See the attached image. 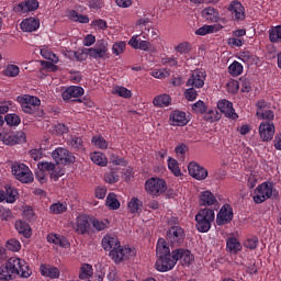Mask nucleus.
<instances>
[{"label":"nucleus","mask_w":281,"mask_h":281,"mask_svg":"<svg viewBox=\"0 0 281 281\" xmlns=\"http://www.w3.org/2000/svg\"><path fill=\"white\" fill-rule=\"evenodd\" d=\"M30 278L32 270L25 260L16 257H11L0 267V280H12V278Z\"/></svg>","instance_id":"f257e3e1"},{"label":"nucleus","mask_w":281,"mask_h":281,"mask_svg":"<svg viewBox=\"0 0 281 281\" xmlns=\"http://www.w3.org/2000/svg\"><path fill=\"white\" fill-rule=\"evenodd\" d=\"M102 247L105 251H110V257L115 262H124V260H131L135 256V249L130 247L120 246L117 237L105 235L102 239Z\"/></svg>","instance_id":"f03ea898"},{"label":"nucleus","mask_w":281,"mask_h":281,"mask_svg":"<svg viewBox=\"0 0 281 281\" xmlns=\"http://www.w3.org/2000/svg\"><path fill=\"white\" fill-rule=\"evenodd\" d=\"M157 260L155 268L160 273H166V271H172L177 266V257H175V250L170 254V247L164 238H159L156 246Z\"/></svg>","instance_id":"7ed1b4c3"},{"label":"nucleus","mask_w":281,"mask_h":281,"mask_svg":"<svg viewBox=\"0 0 281 281\" xmlns=\"http://www.w3.org/2000/svg\"><path fill=\"white\" fill-rule=\"evenodd\" d=\"M215 214L214 209H202L195 215V227L198 232L207 234L209 229H212V223H214Z\"/></svg>","instance_id":"20e7f679"},{"label":"nucleus","mask_w":281,"mask_h":281,"mask_svg":"<svg viewBox=\"0 0 281 281\" xmlns=\"http://www.w3.org/2000/svg\"><path fill=\"white\" fill-rule=\"evenodd\" d=\"M168 190V182L164 178L151 177L145 181V192L150 196H161Z\"/></svg>","instance_id":"39448f33"},{"label":"nucleus","mask_w":281,"mask_h":281,"mask_svg":"<svg viewBox=\"0 0 281 281\" xmlns=\"http://www.w3.org/2000/svg\"><path fill=\"white\" fill-rule=\"evenodd\" d=\"M12 173L18 181H21V183L34 182V173H32V170H30V167H27L25 164L15 162L12 166Z\"/></svg>","instance_id":"423d86ee"},{"label":"nucleus","mask_w":281,"mask_h":281,"mask_svg":"<svg viewBox=\"0 0 281 281\" xmlns=\"http://www.w3.org/2000/svg\"><path fill=\"white\" fill-rule=\"evenodd\" d=\"M52 158L57 166H71V164L76 161V156H74V154H71V151L65 147H57L55 150H53Z\"/></svg>","instance_id":"0eeeda50"},{"label":"nucleus","mask_w":281,"mask_h":281,"mask_svg":"<svg viewBox=\"0 0 281 281\" xmlns=\"http://www.w3.org/2000/svg\"><path fill=\"white\" fill-rule=\"evenodd\" d=\"M186 240V231L181 226L173 225L167 231V241L171 247H181Z\"/></svg>","instance_id":"6e6552de"},{"label":"nucleus","mask_w":281,"mask_h":281,"mask_svg":"<svg viewBox=\"0 0 281 281\" xmlns=\"http://www.w3.org/2000/svg\"><path fill=\"white\" fill-rule=\"evenodd\" d=\"M27 137L23 131L19 132H0V142L5 146H16V144H25Z\"/></svg>","instance_id":"1a4fd4ad"},{"label":"nucleus","mask_w":281,"mask_h":281,"mask_svg":"<svg viewBox=\"0 0 281 281\" xmlns=\"http://www.w3.org/2000/svg\"><path fill=\"white\" fill-rule=\"evenodd\" d=\"M20 103L23 113L27 115H36L38 109H41V99L37 97L24 95L21 98Z\"/></svg>","instance_id":"9d476101"},{"label":"nucleus","mask_w":281,"mask_h":281,"mask_svg":"<svg viewBox=\"0 0 281 281\" xmlns=\"http://www.w3.org/2000/svg\"><path fill=\"white\" fill-rule=\"evenodd\" d=\"M272 194H273V187L267 182H263L257 187L252 199L255 203L260 204V203H265L267 199H271Z\"/></svg>","instance_id":"9b49d317"},{"label":"nucleus","mask_w":281,"mask_h":281,"mask_svg":"<svg viewBox=\"0 0 281 281\" xmlns=\"http://www.w3.org/2000/svg\"><path fill=\"white\" fill-rule=\"evenodd\" d=\"M86 52H88V56H90V58L100 60L101 58H106L109 44L104 42V40H101L97 43L95 47L87 48Z\"/></svg>","instance_id":"f8f14e48"},{"label":"nucleus","mask_w":281,"mask_h":281,"mask_svg":"<svg viewBox=\"0 0 281 281\" xmlns=\"http://www.w3.org/2000/svg\"><path fill=\"white\" fill-rule=\"evenodd\" d=\"M228 12H231L233 16V21L240 23V21H245L247 19V14H245V7L238 0H234L228 4Z\"/></svg>","instance_id":"ddd939ff"},{"label":"nucleus","mask_w":281,"mask_h":281,"mask_svg":"<svg viewBox=\"0 0 281 281\" xmlns=\"http://www.w3.org/2000/svg\"><path fill=\"white\" fill-rule=\"evenodd\" d=\"M276 135V125L273 122H261L259 125V137L263 142H271Z\"/></svg>","instance_id":"4468645a"},{"label":"nucleus","mask_w":281,"mask_h":281,"mask_svg":"<svg viewBox=\"0 0 281 281\" xmlns=\"http://www.w3.org/2000/svg\"><path fill=\"white\" fill-rule=\"evenodd\" d=\"M217 109L227 117L228 120H237L238 114L234 109V103L229 102L227 99H222L217 102Z\"/></svg>","instance_id":"2eb2a0df"},{"label":"nucleus","mask_w":281,"mask_h":281,"mask_svg":"<svg viewBox=\"0 0 281 281\" xmlns=\"http://www.w3.org/2000/svg\"><path fill=\"white\" fill-rule=\"evenodd\" d=\"M75 232L81 236L91 234V218L87 215H79L76 220Z\"/></svg>","instance_id":"dca6fc26"},{"label":"nucleus","mask_w":281,"mask_h":281,"mask_svg":"<svg viewBox=\"0 0 281 281\" xmlns=\"http://www.w3.org/2000/svg\"><path fill=\"white\" fill-rule=\"evenodd\" d=\"M234 218V209L229 204H224L217 213L216 223L217 225H227L232 223Z\"/></svg>","instance_id":"f3484780"},{"label":"nucleus","mask_w":281,"mask_h":281,"mask_svg":"<svg viewBox=\"0 0 281 281\" xmlns=\"http://www.w3.org/2000/svg\"><path fill=\"white\" fill-rule=\"evenodd\" d=\"M188 170L190 177H193V179H196V181L207 179V169L201 167V165L196 164L195 161L189 164Z\"/></svg>","instance_id":"a211bd4d"},{"label":"nucleus","mask_w":281,"mask_h":281,"mask_svg":"<svg viewBox=\"0 0 281 281\" xmlns=\"http://www.w3.org/2000/svg\"><path fill=\"white\" fill-rule=\"evenodd\" d=\"M19 199V191L14 187L5 186L4 189L0 190V203H15Z\"/></svg>","instance_id":"6ab92c4d"},{"label":"nucleus","mask_w":281,"mask_h":281,"mask_svg":"<svg viewBox=\"0 0 281 281\" xmlns=\"http://www.w3.org/2000/svg\"><path fill=\"white\" fill-rule=\"evenodd\" d=\"M176 261L181 260L182 265L188 267L194 262V255H192V251L186 249V248H177L173 250Z\"/></svg>","instance_id":"aec40b11"},{"label":"nucleus","mask_w":281,"mask_h":281,"mask_svg":"<svg viewBox=\"0 0 281 281\" xmlns=\"http://www.w3.org/2000/svg\"><path fill=\"white\" fill-rule=\"evenodd\" d=\"M38 5L40 3L37 0H25L14 7V12L27 14V12H35V10H38Z\"/></svg>","instance_id":"412c9836"},{"label":"nucleus","mask_w":281,"mask_h":281,"mask_svg":"<svg viewBox=\"0 0 281 281\" xmlns=\"http://www.w3.org/2000/svg\"><path fill=\"white\" fill-rule=\"evenodd\" d=\"M205 85V72L196 71L193 72L192 76L187 81V87H191L193 89H202Z\"/></svg>","instance_id":"4be33fe9"},{"label":"nucleus","mask_w":281,"mask_h":281,"mask_svg":"<svg viewBox=\"0 0 281 281\" xmlns=\"http://www.w3.org/2000/svg\"><path fill=\"white\" fill-rule=\"evenodd\" d=\"M171 126H186L188 125V116L181 110H173L169 116Z\"/></svg>","instance_id":"5701e85b"},{"label":"nucleus","mask_w":281,"mask_h":281,"mask_svg":"<svg viewBox=\"0 0 281 281\" xmlns=\"http://www.w3.org/2000/svg\"><path fill=\"white\" fill-rule=\"evenodd\" d=\"M85 95V89L80 86H70L68 89H66L61 98L65 100V102L71 100V98H82Z\"/></svg>","instance_id":"b1692460"},{"label":"nucleus","mask_w":281,"mask_h":281,"mask_svg":"<svg viewBox=\"0 0 281 281\" xmlns=\"http://www.w3.org/2000/svg\"><path fill=\"white\" fill-rule=\"evenodd\" d=\"M20 27L22 32H36L41 27V21L36 18H26L21 22Z\"/></svg>","instance_id":"393cba45"},{"label":"nucleus","mask_w":281,"mask_h":281,"mask_svg":"<svg viewBox=\"0 0 281 281\" xmlns=\"http://www.w3.org/2000/svg\"><path fill=\"white\" fill-rule=\"evenodd\" d=\"M226 250L228 254L236 256L239 251H243V244L236 237H229L226 240Z\"/></svg>","instance_id":"a878e982"},{"label":"nucleus","mask_w":281,"mask_h":281,"mask_svg":"<svg viewBox=\"0 0 281 281\" xmlns=\"http://www.w3.org/2000/svg\"><path fill=\"white\" fill-rule=\"evenodd\" d=\"M41 273L50 280H58L60 278V270L54 266H41Z\"/></svg>","instance_id":"bb28decb"},{"label":"nucleus","mask_w":281,"mask_h":281,"mask_svg":"<svg viewBox=\"0 0 281 281\" xmlns=\"http://www.w3.org/2000/svg\"><path fill=\"white\" fill-rule=\"evenodd\" d=\"M15 229L24 238H31L32 237V227H30V224L25 221L18 220L15 222Z\"/></svg>","instance_id":"cd10ccee"},{"label":"nucleus","mask_w":281,"mask_h":281,"mask_svg":"<svg viewBox=\"0 0 281 281\" xmlns=\"http://www.w3.org/2000/svg\"><path fill=\"white\" fill-rule=\"evenodd\" d=\"M46 239H47V243H52L53 245H57L58 247L67 248L70 246L69 239L58 234H48Z\"/></svg>","instance_id":"c85d7f7f"},{"label":"nucleus","mask_w":281,"mask_h":281,"mask_svg":"<svg viewBox=\"0 0 281 281\" xmlns=\"http://www.w3.org/2000/svg\"><path fill=\"white\" fill-rule=\"evenodd\" d=\"M202 16L205 21H209V23H218L221 19L218 11L212 7L205 8L202 11Z\"/></svg>","instance_id":"c756f323"},{"label":"nucleus","mask_w":281,"mask_h":281,"mask_svg":"<svg viewBox=\"0 0 281 281\" xmlns=\"http://www.w3.org/2000/svg\"><path fill=\"white\" fill-rule=\"evenodd\" d=\"M90 159L93 164L100 166L101 168H106V166H109V158H106V155H104L102 151L91 153Z\"/></svg>","instance_id":"7c9ffc66"},{"label":"nucleus","mask_w":281,"mask_h":281,"mask_svg":"<svg viewBox=\"0 0 281 281\" xmlns=\"http://www.w3.org/2000/svg\"><path fill=\"white\" fill-rule=\"evenodd\" d=\"M170 102H172V99L168 93L158 94L153 100V104L156 109H166V106H170Z\"/></svg>","instance_id":"2f4dec72"},{"label":"nucleus","mask_w":281,"mask_h":281,"mask_svg":"<svg viewBox=\"0 0 281 281\" xmlns=\"http://www.w3.org/2000/svg\"><path fill=\"white\" fill-rule=\"evenodd\" d=\"M218 201L212 191H204L200 194V205L210 207V205H216Z\"/></svg>","instance_id":"473e14b6"},{"label":"nucleus","mask_w":281,"mask_h":281,"mask_svg":"<svg viewBox=\"0 0 281 281\" xmlns=\"http://www.w3.org/2000/svg\"><path fill=\"white\" fill-rule=\"evenodd\" d=\"M67 144L70 146V148H72V150H76L77 153H83L85 150V143L80 136H70Z\"/></svg>","instance_id":"72a5a7b5"},{"label":"nucleus","mask_w":281,"mask_h":281,"mask_svg":"<svg viewBox=\"0 0 281 281\" xmlns=\"http://www.w3.org/2000/svg\"><path fill=\"white\" fill-rule=\"evenodd\" d=\"M142 207H144V202L138 198H132L127 204V210L131 214H139L142 212Z\"/></svg>","instance_id":"f704fd0d"},{"label":"nucleus","mask_w":281,"mask_h":281,"mask_svg":"<svg viewBox=\"0 0 281 281\" xmlns=\"http://www.w3.org/2000/svg\"><path fill=\"white\" fill-rule=\"evenodd\" d=\"M79 278L80 280H89L90 278H93V266L83 263L80 268Z\"/></svg>","instance_id":"c9c22d12"},{"label":"nucleus","mask_w":281,"mask_h":281,"mask_svg":"<svg viewBox=\"0 0 281 281\" xmlns=\"http://www.w3.org/2000/svg\"><path fill=\"white\" fill-rule=\"evenodd\" d=\"M68 18L70 21H75V23H89V15H82L76 10L68 11Z\"/></svg>","instance_id":"e433bc0d"},{"label":"nucleus","mask_w":281,"mask_h":281,"mask_svg":"<svg viewBox=\"0 0 281 281\" xmlns=\"http://www.w3.org/2000/svg\"><path fill=\"white\" fill-rule=\"evenodd\" d=\"M3 74L7 78H16L21 74V68L14 64H9L3 70Z\"/></svg>","instance_id":"4c0bfd02"},{"label":"nucleus","mask_w":281,"mask_h":281,"mask_svg":"<svg viewBox=\"0 0 281 281\" xmlns=\"http://www.w3.org/2000/svg\"><path fill=\"white\" fill-rule=\"evenodd\" d=\"M204 120L211 124L221 120V113L217 110L210 109L204 113Z\"/></svg>","instance_id":"58836bf2"},{"label":"nucleus","mask_w":281,"mask_h":281,"mask_svg":"<svg viewBox=\"0 0 281 281\" xmlns=\"http://www.w3.org/2000/svg\"><path fill=\"white\" fill-rule=\"evenodd\" d=\"M228 72L231 76L234 78H237V76H240L243 74V64L239 61L235 60L228 66Z\"/></svg>","instance_id":"ea45409f"},{"label":"nucleus","mask_w":281,"mask_h":281,"mask_svg":"<svg viewBox=\"0 0 281 281\" xmlns=\"http://www.w3.org/2000/svg\"><path fill=\"white\" fill-rule=\"evenodd\" d=\"M52 214H65L67 212V204L65 202H56L49 206Z\"/></svg>","instance_id":"a19ab883"},{"label":"nucleus","mask_w":281,"mask_h":281,"mask_svg":"<svg viewBox=\"0 0 281 281\" xmlns=\"http://www.w3.org/2000/svg\"><path fill=\"white\" fill-rule=\"evenodd\" d=\"M168 168L172 172V175H175V177H181V169L179 168V162L177 161V159L169 157Z\"/></svg>","instance_id":"79ce46f5"},{"label":"nucleus","mask_w":281,"mask_h":281,"mask_svg":"<svg viewBox=\"0 0 281 281\" xmlns=\"http://www.w3.org/2000/svg\"><path fill=\"white\" fill-rule=\"evenodd\" d=\"M90 224L97 229V232H103V229H106V227H109V220L100 221L98 218H91Z\"/></svg>","instance_id":"37998d69"},{"label":"nucleus","mask_w":281,"mask_h":281,"mask_svg":"<svg viewBox=\"0 0 281 281\" xmlns=\"http://www.w3.org/2000/svg\"><path fill=\"white\" fill-rule=\"evenodd\" d=\"M256 115L258 120H267L266 122H272V120H276V114L272 110H266V111H257Z\"/></svg>","instance_id":"c03bdc74"},{"label":"nucleus","mask_w":281,"mask_h":281,"mask_svg":"<svg viewBox=\"0 0 281 281\" xmlns=\"http://www.w3.org/2000/svg\"><path fill=\"white\" fill-rule=\"evenodd\" d=\"M106 205L111 210H120V201L117 200V195H115V193H109L108 194Z\"/></svg>","instance_id":"a18cd8bd"},{"label":"nucleus","mask_w":281,"mask_h":281,"mask_svg":"<svg viewBox=\"0 0 281 281\" xmlns=\"http://www.w3.org/2000/svg\"><path fill=\"white\" fill-rule=\"evenodd\" d=\"M91 143L97 146V148H100V150H105V148H109V143L102 136H93Z\"/></svg>","instance_id":"49530a36"},{"label":"nucleus","mask_w":281,"mask_h":281,"mask_svg":"<svg viewBox=\"0 0 281 281\" xmlns=\"http://www.w3.org/2000/svg\"><path fill=\"white\" fill-rule=\"evenodd\" d=\"M104 181L105 183H111V184L117 183V181H120V173H117V171L110 170L104 173Z\"/></svg>","instance_id":"de8ad7c7"},{"label":"nucleus","mask_w":281,"mask_h":281,"mask_svg":"<svg viewBox=\"0 0 281 281\" xmlns=\"http://www.w3.org/2000/svg\"><path fill=\"white\" fill-rule=\"evenodd\" d=\"M270 43H278L281 41V25H277L269 32Z\"/></svg>","instance_id":"09e8293b"},{"label":"nucleus","mask_w":281,"mask_h":281,"mask_svg":"<svg viewBox=\"0 0 281 281\" xmlns=\"http://www.w3.org/2000/svg\"><path fill=\"white\" fill-rule=\"evenodd\" d=\"M4 122L8 126H19V124H21V116L18 114H7L4 116Z\"/></svg>","instance_id":"8fccbe9b"},{"label":"nucleus","mask_w":281,"mask_h":281,"mask_svg":"<svg viewBox=\"0 0 281 281\" xmlns=\"http://www.w3.org/2000/svg\"><path fill=\"white\" fill-rule=\"evenodd\" d=\"M114 93L116 95H119L120 98H125V99L133 97V92H131V90H128L127 88L122 87V86L116 87L114 89Z\"/></svg>","instance_id":"3c124183"},{"label":"nucleus","mask_w":281,"mask_h":281,"mask_svg":"<svg viewBox=\"0 0 281 281\" xmlns=\"http://www.w3.org/2000/svg\"><path fill=\"white\" fill-rule=\"evenodd\" d=\"M192 111H194V113H200V115H203V113H207V105H205V102L199 100L192 105Z\"/></svg>","instance_id":"603ef678"},{"label":"nucleus","mask_w":281,"mask_h":281,"mask_svg":"<svg viewBox=\"0 0 281 281\" xmlns=\"http://www.w3.org/2000/svg\"><path fill=\"white\" fill-rule=\"evenodd\" d=\"M196 36H207V34H214V25H203L195 31Z\"/></svg>","instance_id":"864d4df0"},{"label":"nucleus","mask_w":281,"mask_h":281,"mask_svg":"<svg viewBox=\"0 0 281 281\" xmlns=\"http://www.w3.org/2000/svg\"><path fill=\"white\" fill-rule=\"evenodd\" d=\"M5 247L9 251H21V241L19 239H9Z\"/></svg>","instance_id":"5fc2aeb1"},{"label":"nucleus","mask_w":281,"mask_h":281,"mask_svg":"<svg viewBox=\"0 0 281 281\" xmlns=\"http://www.w3.org/2000/svg\"><path fill=\"white\" fill-rule=\"evenodd\" d=\"M124 49H126V42H116L112 46V53L115 56H120V54H124Z\"/></svg>","instance_id":"6e6d98bb"},{"label":"nucleus","mask_w":281,"mask_h":281,"mask_svg":"<svg viewBox=\"0 0 281 281\" xmlns=\"http://www.w3.org/2000/svg\"><path fill=\"white\" fill-rule=\"evenodd\" d=\"M151 76L154 78H158V80H164V78H168V76H170V70L167 68L157 69L151 72Z\"/></svg>","instance_id":"4d7b16f0"},{"label":"nucleus","mask_w":281,"mask_h":281,"mask_svg":"<svg viewBox=\"0 0 281 281\" xmlns=\"http://www.w3.org/2000/svg\"><path fill=\"white\" fill-rule=\"evenodd\" d=\"M196 95H199V92H196L192 87L184 90V98L189 102H194V100H196Z\"/></svg>","instance_id":"13d9d810"},{"label":"nucleus","mask_w":281,"mask_h":281,"mask_svg":"<svg viewBox=\"0 0 281 281\" xmlns=\"http://www.w3.org/2000/svg\"><path fill=\"white\" fill-rule=\"evenodd\" d=\"M110 162L113 164L114 166H127V161L126 159L115 155V154H112L110 156Z\"/></svg>","instance_id":"bf43d9fd"},{"label":"nucleus","mask_w":281,"mask_h":281,"mask_svg":"<svg viewBox=\"0 0 281 281\" xmlns=\"http://www.w3.org/2000/svg\"><path fill=\"white\" fill-rule=\"evenodd\" d=\"M175 52H177L178 54H189L190 53V43L183 42V43L178 44L175 47Z\"/></svg>","instance_id":"052dcab7"},{"label":"nucleus","mask_w":281,"mask_h":281,"mask_svg":"<svg viewBox=\"0 0 281 281\" xmlns=\"http://www.w3.org/2000/svg\"><path fill=\"white\" fill-rule=\"evenodd\" d=\"M74 55L76 60H78L79 63H82L83 60H87L89 56V52H87V48H85L82 50L75 52Z\"/></svg>","instance_id":"680f3d73"},{"label":"nucleus","mask_w":281,"mask_h":281,"mask_svg":"<svg viewBox=\"0 0 281 281\" xmlns=\"http://www.w3.org/2000/svg\"><path fill=\"white\" fill-rule=\"evenodd\" d=\"M40 170L47 172H53V170H56V165L54 162H40L38 164Z\"/></svg>","instance_id":"e2e57ef3"},{"label":"nucleus","mask_w":281,"mask_h":281,"mask_svg":"<svg viewBox=\"0 0 281 281\" xmlns=\"http://www.w3.org/2000/svg\"><path fill=\"white\" fill-rule=\"evenodd\" d=\"M161 63L162 65H168L169 67H177V65H179V60L175 56L165 57L161 59Z\"/></svg>","instance_id":"0e129e2a"},{"label":"nucleus","mask_w":281,"mask_h":281,"mask_svg":"<svg viewBox=\"0 0 281 281\" xmlns=\"http://www.w3.org/2000/svg\"><path fill=\"white\" fill-rule=\"evenodd\" d=\"M0 218L2 221H10L12 218V211L10 209L1 207L0 209Z\"/></svg>","instance_id":"69168bd1"},{"label":"nucleus","mask_w":281,"mask_h":281,"mask_svg":"<svg viewBox=\"0 0 281 281\" xmlns=\"http://www.w3.org/2000/svg\"><path fill=\"white\" fill-rule=\"evenodd\" d=\"M244 247L247 249H256L258 247V237L248 238L245 241Z\"/></svg>","instance_id":"338daca9"},{"label":"nucleus","mask_w":281,"mask_h":281,"mask_svg":"<svg viewBox=\"0 0 281 281\" xmlns=\"http://www.w3.org/2000/svg\"><path fill=\"white\" fill-rule=\"evenodd\" d=\"M227 43L229 47H243L245 42L239 37H229Z\"/></svg>","instance_id":"774afa93"}]
</instances>
